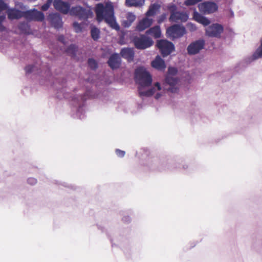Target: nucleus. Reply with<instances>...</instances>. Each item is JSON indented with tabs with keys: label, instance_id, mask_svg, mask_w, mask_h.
I'll return each mask as SVG.
<instances>
[{
	"label": "nucleus",
	"instance_id": "obj_20",
	"mask_svg": "<svg viewBox=\"0 0 262 262\" xmlns=\"http://www.w3.org/2000/svg\"><path fill=\"white\" fill-rule=\"evenodd\" d=\"M7 14L10 19H19L24 17V11L16 9H9L7 11Z\"/></svg>",
	"mask_w": 262,
	"mask_h": 262
},
{
	"label": "nucleus",
	"instance_id": "obj_14",
	"mask_svg": "<svg viewBox=\"0 0 262 262\" xmlns=\"http://www.w3.org/2000/svg\"><path fill=\"white\" fill-rule=\"evenodd\" d=\"M53 5L56 10L60 11L63 14H66L70 13V5L68 2L61 0H54Z\"/></svg>",
	"mask_w": 262,
	"mask_h": 262
},
{
	"label": "nucleus",
	"instance_id": "obj_7",
	"mask_svg": "<svg viewBox=\"0 0 262 262\" xmlns=\"http://www.w3.org/2000/svg\"><path fill=\"white\" fill-rule=\"evenodd\" d=\"M70 14L83 20H85L92 15V12L90 9H84L80 6L72 7L70 10Z\"/></svg>",
	"mask_w": 262,
	"mask_h": 262
},
{
	"label": "nucleus",
	"instance_id": "obj_37",
	"mask_svg": "<svg viewBox=\"0 0 262 262\" xmlns=\"http://www.w3.org/2000/svg\"><path fill=\"white\" fill-rule=\"evenodd\" d=\"M37 180L34 178H29L27 180V183L31 185H34L37 183Z\"/></svg>",
	"mask_w": 262,
	"mask_h": 262
},
{
	"label": "nucleus",
	"instance_id": "obj_25",
	"mask_svg": "<svg viewBox=\"0 0 262 262\" xmlns=\"http://www.w3.org/2000/svg\"><path fill=\"white\" fill-rule=\"evenodd\" d=\"M146 33L152 35L156 38H159L161 34L160 28L159 26L151 28L146 31Z\"/></svg>",
	"mask_w": 262,
	"mask_h": 262
},
{
	"label": "nucleus",
	"instance_id": "obj_40",
	"mask_svg": "<svg viewBox=\"0 0 262 262\" xmlns=\"http://www.w3.org/2000/svg\"><path fill=\"white\" fill-rule=\"evenodd\" d=\"M58 40L63 43V44L65 43V38L63 35H59L58 37Z\"/></svg>",
	"mask_w": 262,
	"mask_h": 262
},
{
	"label": "nucleus",
	"instance_id": "obj_41",
	"mask_svg": "<svg viewBox=\"0 0 262 262\" xmlns=\"http://www.w3.org/2000/svg\"><path fill=\"white\" fill-rule=\"evenodd\" d=\"M5 18H6L5 15H1L0 16V24H2L3 22L4 21V20L5 19Z\"/></svg>",
	"mask_w": 262,
	"mask_h": 262
},
{
	"label": "nucleus",
	"instance_id": "obj_33",
	"mask_svg": "<svg viewBox=\"0 0 262 262\" xmlns=\"http://www.w3.org/2000/svg\"><path fill=\"white\" fill-rule=\"evenodd\" d=\"M201 1V0H186L185 2V5L186 6H192L200 2Z\"/></svg>",
	"mask_w": 262,
	"mask_h": 262
},
{
	"label": "nucleus",
	"instance_id": "obj_31",
	"mask_svg": "<svg viewBox=\"0 0 262 262\" xmlns=\"http://www.w3.org/2000/svg\"><path fill=\"white\" fill-rule=\"evenodd\" d=\"M73 27L77 33H79L82 31L81 25L77 22L73 23Z\"/></svg>",
	"mask_w": 262,
	"mask_h": 262
},
{
	"label": "nucleus",
	"instance_id": "obj_28",
	"mask_svg": "<svg viewBox=\"0 0 262 262\" xmlns=\"http://www.w3.org/2000/svg\"><path fill=\"white\" fill-rule=\"evenodd\" d=\"M195 19L197 21L202 24L204 26H207L210 24V21L206 17L198 14L195 16Z\"/></svg>",
	"mask_w": 262,
	"mask_h": 262
},
{
	"label": "nucleus",
	"instance_id": "obj_19",
	"mask_svg": "<svg viewBox=\"0 0 262 262\" xmlns=\"http://www.w3.org/2000/svg\"><path fill=\"white\" fill-rule=\"evenodd\" d=\"M151 66L153 68L160 71L164 70L166 68L164 61L159 55L156 56L155 59L152 61Z\"/></svg>",
	"mask_w": 262,
	"mask_h": 262
},
{
	"label": "nucleus",
	"instance_id": "obj_32",
	"mask_svg": "<svg viewBox=\"0 0 262 262\" xmlns=\"http://www.w3.org/2000/svg\"><path fill=\"white\" fill-rule=\"evenodd\" d=\"M52 2V0H47V2L41 6V10L42 11H47L49 8Z\"/></svg>",
	"mask_w": 262,
	"mask_h": 262
},
{
	"label": "nucleus",
	"instance_id": "obj_27",
	"mask_svg": "<svg viewBox=\"0 0 262 262\" xmlns=\"http://www.w3.org/2000/svg\"><path fill=\"white\" fill-rule=\"evenodd\" d=\"M100 31L99 28L93 26L91 27V35L94 40H97L100 38Z\"/></svg>",
	"mask_w": 262,
	"mask_h": 262
},
{
	"label": "nucleus",
	"instance_id": "obj_9",
	"mask_svg": "<svg viewBox=\"0 0 262 262\" xmlns=\"http://www.w3.org/2000/svg\"><path fill=\"white\" fill-rule=\"evenodd\" d=\"M223 31V26L215 23L211 24L205 28V34L210 37L220 38Z\"/></svg>",
	"mask_w": 262,
	"mask_h": 262
},
{
	"label": "nucleus",
	"instance_id": "obj_36",
	"mask_svg": "<svg viewBox=\"0 0 262 262\" xmlns=\"http://www.w3.org/2000/svg\"><path fill=\"white\" fill-rule=\"evenodd\" d=\"M8 8V5L3 1L0 0V13Z\"/></svg>",
	"mask_w": 262,
	"mask_h": 262
},
{
	"label": "nucleus",
	"instance_id": "obj_48",
	"mask_svg": "<svg viewBox=\"0 0 262 262\" xmlns=\"http://www.w3.org/2000/svg\"><path fill=\"white\" fill-rule=\"evenodd\" d=\"M231 15H233V12L232 11L231 12Z\"/></svg>",
	"mask_w": 262,
	"mask_h": 262
},
{
	"label": "nucleus",
	"instance_id": "obj_23",
	"mask_svg": "<svg viewBox=\"0 0 262 262\" xmlns=\"http://www.w3.org/2000/svg\"><path fill=\"white\" fill-rule=\"evenodd\" d=\"M160 8V5L157 3H154L151 4L146 13L147 17L152 16L155 15L157 12L159 10Z\"/></svg>",
	"mask_w": 262,
	"mask_h": 262
},
{
	"label": "nucleus",
	"instance_id": "obj_46",
	"mask_svg": "<svg viewBox=\"0 0 262 262\" xmlns=\"http://www.w3.org/2000/svg\"><path fill=\"white\" fill-rule=\"evenodd\" d=\"M46 73H47V74H46L47 75H48L49 74V73H50L49 70H48L46 71Z\"/></svg>",
	"mask_w": 262,
	"mask_h": 262
},
{
	"label": "nucleus",
	"instance_id": "obj_35",
	"mask_svg": "<svg viewBox=\"0 0 262 262\" xmlns=\"http://www.w3.org/2000/svg\"><path fill=\"white\" fill-rule=\"evenodd\" d=\"M187 27L191 32H193L196 30L195 25L191 23H188L187 25Z\"/></svg>",
	"mask_w": 262,
	"mask_h": 262
},
{
	"label": "nucleus",
	"instance_id": "obj_11",
	"mask_svg": "<svg viewBox=\"0 0 262 262\" xmlns=\"http://www.w3.org/2000/svg\"><path fill=\"white\" fill-rule=\"evenodd\" d=\"M24 17L29 21H42L45 19L44 14L35 9L24 11Z\"/></svg>",
	"mask_w": 262,
	"mask_h": 262
},
{
	"label": "nucleus",
	"instance_id": "obj_38",
	"mask_svg": "<svg viewBox=\"0 0 262 262\" xmlns=\"http://www.w3.org/2000/svg\"><path fill=\"white\" fill-rule=\"evenodd\" d=\"M115 152L119 157L121 158L123 157L125 154V152L124 151L118 149L116 150Z\"/></svg>",
	"mask_w": 262,
	"mask_h": 262
},
{
	"label": "nucleus",
	"instance_id": "obj_50",
	"mask_svg": "<svg viewBox=\"0 0 262 262\" xmlns=\"http://www.w3.org/2000/svg\"><path fill=\"white\" fill-rule=\"evenodd\" d=\"M161 21H162V20H161V19L159 20V23H160Z\"/></svg>",
	"mask_w": 262,
	"mask_h": 262
},
{
	"label": "nucleus",
	"instance_id": "obj_18",
	"mask_svg": "<svg viewBox=\"0 0 262 262\" xmlns=\"http://www.w3.org/2000/svg\"><path fill=\"white\" fill-rule=\"evenodd\" d=\"M152 23V19L145 17L140 20L136 27L137 30L142 31L148 28Z\"/></svg>",
	"mask_w": 262,
	"mask_h": 262
},
{
	"label": "nucleus",
	"instance_id": "obj_49",
	"mask_svg": "<svg viewBox=\"0 0 262 262\" xmlns=\"http://www.w3.org/2000/svg\"><path fill=\"white\" fill-rule=\"evenodd\" d=\"M231 15H233V12L232 11L231 12Z\"/></svg>",
	"mask_w": 262,
	"mask_h": 262
},
{
	"label": "nucleus",
	"instance_id": "obj_17",
	"mask_svg": "<svg viewBox=\"0 0 262 262\" xmlns=\"http://www.w3.org/2000/svg\"><path fill=\"white\" fill-rule=\"evenodd\" d=\"M134 51L133 48H122L120 52L121 56L128 61H132L134 57Z\"/></svg>",
	"mask_w": 262,
	"mask_h": 262
},
{
	"label": "nucleus",
	"instance_id": "obj_29",
	"mask_svg": "<svg viewBox=\"0 0 262 262\" xmlns=\"http://www.w3.org/2000/svg\"><path fill=\"white\" fill-rule=\"evenodd\" d=\"M76 51L77 47L75 45H71L67 49L66 52L72 56H75Z\"/></svg>",
	"mask_w": 262,
	"mask_h": 262
},
{
	"label": "nucleus",
	"instance_id": "obj_47",
	"mask_svg": "<svg viewBox=\"0 0 262 262\" xmlns=\"http://www.w3.org/2000/svg\"><path fill=\"white\" fill-rule=\"evenodd\" d=\"M37 0H29V2H34L35 1H36Z\"/></svg>",
	"mask_w": 262,
	"mask_h": 262
},
{
	"label": "nucleus",
	"instance_id": "obj_45",
	"mask_svg": "<svg viewBox=\"0 0 262 262\" xmlns=\"http://www.w3.org/2000/svg\"><path fill=\"white\" fill-rule=\"evenodd\" d=\"M188 166L187 165H183V168L184 169H187L188 168Z\"/></svg>",
	"mask_w": 262,
	"mask_h": 262
},
{
	"label": "nucleus",
	"instance_id": "obj_10",
	"mask_svg": "<svg viewBox=\"0 0 262 262\" xmlns=\"http://www.w3.org/2000/svg\"><path fill=\"white\" fill-rule=\"evenodd\" d=\"M158 48L163 57L169 55L174 50V45L166 40H160L157 43Z\"/></svg>",
	"mask_w": 262,
	"mask_h": 262
},
{
	"label": "nucleus",
	"instance_id": "obj_3",
	"mask_svg": "<svg viewBox=\"0 0 262 262\" xmlns=\"http://www.w3.org/2000/svg\"><path fill=\"white\" fill-rule=\"evenodd\" d=\"M136 79L141 87L148 86L152 82V77L144 68L141 67L136 71Z\"/></svg>",
	"mask_w": 262,
	"mask_h": 262
},
{
	"label": "nucleus",
	"instance_id": "obj_34",
	"mask_svg": "<svg viewBox=\"0 0 262 262\" xmlns=\"http://www.w3.org/2000/svg\"><path fill=\"white\" fill-rule=\"evenodd\" d=\"M168 71L169 74L168 75H170L171 76L175 75L178 72L177 69L173 67H169Z\"/></svg>",
	"mask_w": 262,
	"mask_h": 262
},
{
	"label": "nucleus",
	"instance_id": "obj_44",
	"mask_svg": "<svg viewBox=\"0 0 262 262\" xmlns=\"http://www.w3.org/2000/svg\"><path fill=\"white\" fill-rule=\"evenodd\" d=\"M62 185L65 187H69V186L66 183H63Z\"/></svg>",
	"mask_w": 262,
	"mask_h": 262
},
{
	"label": "nucleus",
	"instance_id": "obj_1",
	"mask_svg": "<svg viewBox=\"0 0 262 262\" xmlns=\"http://www.w3.org/2000/svg\"><path fill=\"white\" fill-rule=\"evenodd\" d=\"M179 79L170 75L166 76L163 82V85L161 86L159 82H156L154 85L147 91H143L142 88H139V94L142 96H151L157 91H162L160 93H158L155 96V98L158 99L163 95L164 92H169L172 94H177L179 91V88L178 85Z\"/></svg>",
	"mask_w": 262,
	"mask_h": 262
},
{
	"label": "nucleus",
	"instance_id": "obj_39",
	"mask_svg": "<svg viewBox=\"0 0 262 262\" xmlns=\"http://www.w3.org/2000/svg\"><path fill=\"white\" fill-rule=\"evenodd\" d=\"M122 221L125 223H129L131 221L130 217L128 215H124L122 217Z\"/></svg>",
	"mask_w": 262,
	"mask_h": 262
},
{
	"label": "nucleus",
	"instance_id": "obj_43",
	"mask_svg": "<svg viewBox=\"0 0 262 262\" xmlns=\"http://www.w3.org/2000/svg\"><path fill=\"white\" fill-rule=\"evenodd\" d=\"M26 26H27V25L25 23H21L20 25L19 28L21 29H23L24 28V27H25Z\"/></svg>",
	"mask_w": 262,
	"mask_h": 262
},
{
	"label": "nucleus",
	"instance_id": "obj_6",
	"mask_svg": "<svg viewBox=\"0 0 262 262\" xmlns=\"http://www.w3.org/2000/svg\"><path fill=\"white\" fill-rule=\"evenodd\" d=\"M133 41L136 48L141 50L150 47L154 43L151 38L144 35L135 36L133 38Z\"/></svg>",
	"mask_w": 262,
	"mask_h": 262
},
{
	"label": "nucleus",
	"instance_id": "obj_16",
	"mask_svg": "<svg viewBox=\"0 0 262 262\" xmlns=\"http://www.w3.org/2000/svg\"><path fill=\"white\" fill-rule=\"evenodd\" d=\"M188 18V15L185 12H181L179 11L171 12L169 17V20L173 22H185Z\"/></svg>",
	"mask_w": 262,
	"mask_h": 262
},
{
	"label": "nucleus",
	"instance_id": "obj_21",
	"mask_svg": "<svg viewBox=\"0 0 262 262\" xmlns=\"http://www.w3.org/2000/svg\"><path fill=\"white\" fill-rule=\"evenodd\" d=\"M262 58V38L260 40V45L249 58L250 62Z\"/></svg>",
	"mask_w": 262,
	"mask_h": 262
},
{
	"label": "nucleus",
	"instance_id": "obj_5",
	"mask_svg": "<svg viewBox=\"0 0 262 262\" xmlns=\"http://www.w3.org/2000/svg\"><path fill=\"white\" fill-rule=\"evenodd\" d=\"M186 33L185 28L181 25L175 24L167 29V36L171 39L182 37Z\"/></svg>",
	"mask_w": 262,
	"mask_h": 262
},
{
	"label": "nucleus",
	"instance_id": "obj_8",
	"mask_svg": "<svg viewBox=\"0 0 262 262\" xmlns=\"http://www.w3.org/2000/svg\"><path fill=\"white\" fill-rule=\"evenodd\" d=\"M205 41L203 39H199L191 42L187 48L189 55H194L200 53L205 47Z\"/></svg>",
	"mask_w": 262,
	"mask_h": 262
},
{
	"label": "nucleus",
	"instance_id": "obj_22",
	"mask_svg": "<svg viewBox=\"0 0 262 262\" xmlns=\"http://www.w3.org/2000/svg\"><path fill=\"white\" fill-rule=\"evenodd\" d=\"M136 15L132 13H128L127 14L126 19L122 21V25L125 28H128L135 21Z\"/></svg>",
	"mask_w": 262,
	"mask_h": 262
},
{
	"label": "nucleus",
	"instance_id": "obj_2",
	"mask_svg": "<svg viewBox=\"0 0 262 262\" xmlns=\"http://www.w3.org/2000/svg\"><path fill=\"white\" fill-rule=\"evenodd\" d=\"M95 13L99 22L104 20L112 28L118 31L119 25L114 16V7L111 3H99L96 5Z\"/></svg>",
	"mask_w": 262,
	"mask_h": 262
},
{
	"label": "nucleus",
	"instance_id": "obj_15",
	"mask_svg": "<svg viewBox=\"0 0 262 262\" xmlns=\"http://www.w3.org/2000/svg\"><path fill=\"white\" fill-rule=\"evenodd\" d=\"M107 63L113 70L119 68L121 63V59L120 55L118 53L112 54L107 61Z\"/></svg>",
	"mask_w": 262,
	"mask_h": 262
},
{
	"label": "nucleus",
	"instance_id": "obj_42",
	"mask_svg": "<svg viewBox=\"0 0 262 262\" xmlns=\"http://www.w3.org/2000/svg\"><path fill=\"white\" fill-rule=\"evenodd\" d=\"M5 30V27L2 24H0V31H4Z\"/></svg>",
	"mask_w": 262,
	"mask_h": 262
},
{
	"label": "nucleus",
	"instance_id": "obj_30",
	"mask_svg": "<svg viewBox=\"0 0 262 262\" xmlns=\"http://www.w3.org/2000/svg\"><path fill=\"white\" fill-rule=\"evenodd\" d=\"M89 67L92 69H96L97 68V63L96 61L93 58H90L88 62Z\"/></svg>",
	"mask_w": 262,
	"mask_h": 262
},
{
	"label": "nucleus",
	"instance_id": "obj_12",
	"mask_svg": "<svg viewBox=\"0 0 262 262\" xmlns=\"http://www.w3.org/2000/svg\"><path fill=\"white\" fill-rule=\"evenodd\" d=\"M199 9L201 12L208 14L216 11L217 6L214 2L208 1L200 4Z\"/></svg>",
	"mask_w": 262,
	"mask_h": 262
},
{
	"label": "nucleus",
	"instance_id": "obj_4",
	"mask_svg": "<svg viewBox=\"0 0 262 262\" xmlns=\"http://www.w3.org/2000/svg\"><path fill=\"white\" fill-rule=\"evenodd\" d=\"M88 98H89V96L86 93L83 95L74 96L73 98L74 105L76 107H78L76 116L80 119H82L84 117V102Z\"/></svg>",
	"mask_w": 262,
	"mask_h": 262
},
{
	"label": "nucleus",
	"instance_id": "obj_26",
	"mask_svg": "<svg viewBox=\"0 0 262 262\" xmlns=\"http://www.w3.org/2000/svg\"><path fill=\"white\" fill-rule=\"evenodd\" d=\"M144 4V0H126L125 5L128 7H140Z\"/></svg>",
	"mask_w": 262,
	"mask_h": 262
},
{
	"label": "nucleus",
	"instance_id": "obj_13",
	"mask_svg": "<svg viewBox=\"0 0 262 262\" xmlns=\"http://www.w3.org/2000/svg\"><path fill=\"white\" fill-rule=\"evenodd\" d=\"M47 19L51 25L55 29H59L62 27L63 22L60 14L57 13H51Z\"/></svg>",
	"mask_w": 262,
	"mask_h": 262
},
{
	"label": "nucleus",
	"instance_id": "obj_24",
	"mask_svg": "<svg viewBox=\"0 0 262 262\" xmlns=\"http://www.w3.org/2000/svg\"><path fill=\"white\" fill-rule=\"evenodd\" d=\"M42 67L38 68L37 65H28L26 67V72L27 74L33 73L38 74L42 73L41 69Z\"/></svg>",
	"mask_w": 262,
	"mask_h": 262
}]
</instances>
